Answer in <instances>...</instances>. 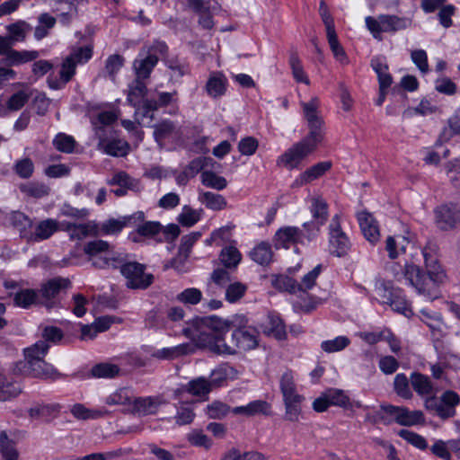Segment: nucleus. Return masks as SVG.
Listing matches in <instances>:
<instances>
[{
  "instance_id": "9b49d317",
  "label": "nucleus",
  "mask_w": 460,
  "mask_h": 460,
  "mask_svg": "<svg viewBox=\"0 0 460 460\" xmlns=\"http://www.w3.org/2000/svg\"><path fill=\"white\" fill-rule=\"evenodd\" d=\"M102 131H104L102 127L96 128V135L99 137L98 150L115 157H124L128 154L130 147L127 141L118 138L108 139L101 134Z\"/></svg>"
},
{
  "instance_id": "c756f323",
  "label": "nucleus",
  "mask_w": 460,
  "mask_h": 460,
  "mask_svg": "<svg viewBox=\"0 0 460 460\" xmlns=\"http://www.w3.org/2000/svg\"><path fill=\"white\" fill-rule=\"evenodd\" d=\"M98 234V226L94 221L75 225L69 239L71 241H81L89 236H96Z\"/></svg>"
},
{
  "instance_id": "4be33fe9",
  "label": "nucleus",
  "mask_w": 460,
  "mask_h": 460,
  "mask_svg": "<svg viewBox=\"0 0 460 460\" xmlns=\"http://www.w3.org/2000/svg\"><path fill=\"white\" fill-rule=\"evenodd\" d=\"M412 389L421 398H427L436 394L434 385L430 378L420 372H412L410 376Z\"/></svg>"
},
{
  "instance_id": "864d4df0",
  "label": "nucleus",
  "mask_w": 460,
  "mask_h": 460,
  "mask_svg": "<svg viewBox=\"0 0 460 460\" xmlns=\"http://www.w3.org/2000/svg\"><path fill=\"white\" fill-rule=\"evenodd\" d=\"M206 412L210 419L222 420L231 412V407L222 402L215 401L207 406Z\"/></svg>"
},
{
  "instance_id": "ddd939ff",
  "label": "nucleus",
  "mask_w": 460,
  "mask_h": 460,
  "mask_svg": "<svg viewBox=\"0 0 460 460\" xmlns=\"http://www.w3.org/2000/svg\"><path fill=\"white\" fill-rule=\"evenodd\" d=\"M304 244V231L296 226H284L279 228L274 236V244L277 249H288L293 244Z\"/></svg>"
},
{
  "instance_id": "cd10ccee",
  "label": "nucleus",
  "mask_w": 460,
  "mask_h": 460,
  "mask_svg": "<svg viewBox=\"0 0 460 460\" xmlns=\"http://www.w3.org/2000/svg\"><path fill=\"white\" fill-rule=\"evenodd\" d=\"M188 344H180L174 347L163 348L154 350L151 358L158 360H172L188 353Z\"/></svg>"
},
{
  "instance_id": "6ab92c4d",
  "label": "nucleus",
  "mask_w": 460,
  "mask_h": 460,
  "mask_svg": "<svg viewBox=\"0 0 460 460\" xmlns=\"http://www.w3.org/2000/svg\"><path fill=\"white\" fill-rule=\"evenodd\" d=\"M228 86V80L222 72H212L209 74L205 84V92L213 98L218 99L226 94Z\"/></svg>"
},
{
  "instance_id": "c9c22d12",
  "label": "nucleus",
  "mask_w": 460,
  "mask_h": 460,
  "mask_svg": "<svg viewBox=\"0 0 460 460\" xmlns=\"http://www.w3.org/2000/svg\"><path fill=\"white\" fill-rule=\"evenodd\" d=\"M211 389V383L205 377L192 379L183 387L184 391L195 396L207 395Z\"/></svg>"
},
{
  "instance_id": "a18cd8bd",
  "label": "nucleus",
  "mask_w": 460,
  "mask_h": 460,
  "mask_svg": "<svg viewBox=\"0 0 460 460\" xmlns=\"http://www.w3.org/2000/svg\"><path fill=\"white\" fill-rule=\"evenodd\" d=\"M410 378H408L405 374H397L394 380V390L395 394L403 399H411L413 394L410 388Z\"/></svg>"
},
{
  "instance_id": "c85d7f7f",
  "label": "nucleus",
  "mask_w": 460,
  "mask_h": 460,
  "mask_svg": "<svg viewBox=\"0 0 460 460\" xmlns=\"http://www.w3.org/2000/svg\"><path fill=\"white\" fill-rule=\"evenodd\" d=\"M162 403L158 397H138L133 402L134 410L143 415L154 414Z\"/></svg>"
},
{
  "instance_id": "ea45409f",
  "label": "nucleus",
  "mask_w": 460,
  "mask_h": 460,
  "mask_svg": "<svg viewBox=\"0 0 460 460\" xmlns=\"http://www.w3.org/2000/svg\"><path fill=\"white\" fill-rule=\"evenodd\" d=\"M199 201L212 210H222L227 205L226 199L222 195L210 191L201 193Z\"/></svg>"
},
{
  "instance_id": "f8f14e48",
  "label": "nucleus",
  "mask_w": 460,
  "mask_h": 460,
  "mask_svg": "<svg viewBox=\"0 0 460 460\" xmlns=\"http://www.w3.org/2000/svg\"><path fill=\"white\" fill-rule=\"evenodd\" d=\"M63 406L58 402L46 403L43 402H34L31 406V421L49 424L57 419Z\"/></svg>"
},
{
  "instance_id": "e433bc0d",
  "label": "nucleus",
  "mask_w": 460,
  "mask_h": 460,
  "mask_svg": "<svg viewBox=\"0 0 460 460\" xmlns=\"http://www.w3.org/2000/svg\"><path fill=\"white\" fill-rule=\"evenodd\" d=\"M119 367L116 364L102 362L94 365L91 369V376L95 378H113L119 374Z\"/></svg>"
},
{
  "instance_id": "7c9ffc66",
  "label": "nucleus",
  "mask_w": 460,
  "mask_h": 460,
  "mask_svg": "<svg viewBox=\"0 0 460 460\" xmlns=\"http://www.w3.org/2000/svg\"><path fill=\"white\" fill-rule=\"evenodd\" d=\"M288 63L292 70V75L297 83H304L305 84H310V80L304 71L302 62L298 57L297 51L295 48H291L289 50Z\"/></svg>"
},
{
  "instance_id": "5701e85b",
  "label": "nucleus",
  "mask_w": 460,
  "mask_h": 460,
  "mask_svg": "<svg viewBox=\"0 0 460 460\" xmlns=\"http://www.w3.org/2000/svg\"><path fill=\"white\" fill-rule=\"evenodd\" d=\"M59 231V222L53 218L41 220L35 226L34 232L31 234V241L40 242L50 238Z\"/></svg>"
},
{
  "instance_id": "052dcab7",
  "label": "nucleus",
  "mask_w": 460,
  "mask_h": 460,
  "mask_svg": "<svg viewBox=\"0 0 460 460\" xmlns=\"http://www.w3.org/2000/svg\"><path fill=\"white\" fill-rule=\"evenodd\" d=\"M350 341L346 336H338L333 340L324 341L321 344L323 350L328 353L340 351L349 346Z\"/></svg>"
},
{
  "instance_id": "3c124183",
  "label": "nucleus",
  "mask_w": 460,
  "mask_h": 460,
  "mask_svg": "<svg viewBox=\"0 0 460 460\" xmlns=\"http://www.w3.org/2000/svg\"><path fill=\"white\" fill-rule=\"evenodd\" d=\"M188 6L196 13L218 12L220 5L216 0H187Z\"/></svg>"
},
{
  "instance_id": "2eb2a0df",
  "label": "nucleus",
  "mask_w": 460,
  "mask_h": 460,
  "mask_svg": "<svg viewBox=\"0 0 460 460\" xmlns=\"http://www.w3.org/2000/svg\"><path fill=\"white\" fill-rule=\"evenodd\" d=\"M63 376L62 373L58 372L53 365L46 362L44 358L31 359V378L54 381Z\"/></svg>"
},
{
  "instance_id": "37998d69",
  "label": "nucleus",
  "mask_w": 460,
  "mask_h": 460,
  "mask_svg": "<svg viewBox=\"0 0 460 460\" xmlns=\"http://www.w3.org/2000/svg\"><path fill=\"white\" fill-rule=\"evenodd\" d=\"M165 66L172 71V76L182 77L190 73L189 64L177 57L164 58Z\"/></svg>"
},
{
  "instance_id": "423d86ee",
  "label": "nucleus",
  "mask_w": 460,
  "mask_h": 460,
  "mask_svg": "<svg viewBox=\"0 0 460 460\" xmlns=\"http://www.w3.org/2000/svg\"><path fill=\"white\" fill-rule=\"evenodd\" d=\"M70 286V281L67 279L56 278L45 283L40 290L41 300L39 298V294L33 289H31V305L33 304H41L48 310H50L58 305L55 296L60 292L61 289L66 288Z\"/></svg>"
},
{
  "instance_id": "49530a36",
  "label": "nucleus",
  "mask_w": 460,
  "mask_h": 460,
  "mask_svg": "<svg viewBox=\"0 0 460 460\" xmlns=\"http://www.w3.org/2000/svg\"><path fill=\"white\" fill-rule=\"evenodd\" d=\"M201 182L208 188L222 190L227 186L225 177L216 174L212 171H204L201 173Z\"/></svg>"
},
{
  "instance_id": "f704fd0d",
  "label": "nucleus",
  "mask_w": 460,
  "mask_h": 460,
  "mask_svg": "<svg viewBox=\"0 0 460 460\" xmlns=\"http://www.w3.org/2000/svg\"><path fill=\"white\" fill-rule=\"evenodd\" d=\"M280 390L283 394V401L298 399L303 397L296 393L294 376L291 371L285 372L280 378Z\"/></svg>"
},
{
  "instance_id": "6e6552de",
  "label": "nucleus",
  "mask_w": 460,
  "mask_h": 460,
  "mask_svg": "<svg viewBox=\"0 0 460 460\" xmlns=\"http://www.w3.org/2000/svg\"><path fill=\"white\" fill-rule=\"evenodd\" d=\"M314 150L312 146L301 140L282 154L278 159V164H283L288 170L298 168L303 160Z\"/></svg>"
},
{
  "instance_id": "393cba45",
  "label": "nucleus",
  "mask_w": 460,
  "mask_h": 460,
  "mask_svg": "<svg viewBox=\"0 0 460 460\" xmlns=\"http://www.w3.org/2000/svg\"><path fill=\"white\" fill-rule=\"evenodd\" d=\"M381 23L384 32H396L410 27L411 20L393 14H381Z\"/></svg>"
},
{
  "instance_id": "473e14b6",
  "label": "nucleus",
  "mask_w": 460,
  "mask_h": 460,
  "mask_svg": "<svg viewBox=\"0 0 460 460\" xmlns=\"http://www.w3.org/2000/svg\"><path fill=\"white\" fill-rule=\"evenodd\" d=\"M0 454L4 460H18L19 453L15 442L4 430L0 432Z\"/></svg>"
},
{
  "instance_id": "a878e982",
  "label": "nucleus",
  "mask_w": 460,
  "mask_h": 460,
  "mask_svg": "<svg viewBox=\"0 0 460 460\" xmlns=\"http://www.w3.org/2000/svg\"><path fill=\"white\" fill-rule=\"evenodd\" d=\"M265 332L268 335H272L279 341H283L287 338L286 325L279 314L275 313L268 314V325L266 326Z\"/></svg>"
},
{
  "instance_id": "412c9836",
  "label": "nucleus",
  "mask_w": 460,
  "mask_h": 460,
  "mask_svg": "<svg viewBox=\"0 0 460 460\" xmlns=\"http://www.w3.org/2000/svg\"><path fill=\"white\" fill-rule=\"evenodd\" d=\"M270 404L264 400H255L246 405L236 406L231 408V412L234 415H242L244 417H253L256 415H270Z\"/></svg>"
},
{
  "instance_id": "4c0bfd02",
  "label": "nucleus",
  "mask_w": 460,
  "mask_h": 460,
  "mask_svg": "<svg viewBox=\"0 0 460 460\" xmlns=\"http://www.w3.org/2000/svg\"><path fill=\"white\" fill-rule=\"evenodd\" d=\"M310 211L313 220L320 225H324L328 218V204L322 198H313Z\"/></svg>"
},
{
  "instance_id": "6e6d98bb",
  "label": "nucleus",
  "mask_w": 460,
  "mask_h": 460,
  "mask_svg": "<svg viewBox=\"0 0 460 460\" xmlns=\"http://www.w3.org/2000/svg\"><path fill=\"white\" fill-rule=\"evenodd\" d=\"M247 286L242 282L230 283L226 289V300L229 303L239 301L246 293Z\"/></svg>"
},
{
  "instance_id": "9d476101",
  "label": "nucleus",
  "mask_w": 460,
  "mask_h": 460,
  "mask_svg": "<svg viewBox=\"0 0 460 460\" xmlns=\"http://www.w3.org/2000/svg\"><path fill=\"white\" fill-rule=\"evenodd\" d=\"M178 93L173 91L168 92H156L155 97H148L145 100L142 105V117L154 119V112L160 108H165L172 103H177Z\"/></svg>"
},
{
  "instance_id": "e2e57ef3",
  "label": "nucleus",
  "mask_w": 460,
  "mask_h": 460,
  "mask_svg": "<svg viewBox=\"0 0 460 460\" xmlns=\"http://www.w3.org/2000/svg\"><path fill=\"white\" fill-rule=\"evenodd\" d=\"M276 287L290 294H296L302 290L299 283L295 279L288 276H280L276 280Z\"/></svg>"
},
{
  "instance_id": "5fc2aeb1",
  "label": "nucleus",
  "mask_w": 460,
  "mask_h": 460,
  "mask_svg": "<svg viewBox=\"0 0 460 460\" xmlns=\"http://www.w3.org/2000/svg\"><path fill=\"white\" fill-rule=\"evenodd\" d=\"M26 22L23 21H19L14 23L9 24L6 29L9 32V35L6 36L10 41L14 45L16 42L23 41L26 39V30H25Z\"/></svg>"
},
{
  "instance_id": "774afa93",
  "label": "nucleus",
  "mask_w": 460,
  "mask_h": 460,
  "mask_svg": "<svg viewBox=\"0 0 460 460\" xmlns=\"http://www.w3.org/2000/svg\"><path fill=\"white\" fill-rule=\"evenodd\" d=\"M109 247L110 244L108 242L103 240H94L84 244V252L89 257H93L103 252H106Z\"/></svg>"
},
{
  "instance_id": "13d9d810",
  "label": "nucleus",
  "mask_w": 460,
  "mask_h": 460,
  "mask_svg": "<svg viewBox=\"0 0 460 460\" xmlns=\"http://www.w3.org/2000/svg\"><path fill=\"white\" fill-rule=\"evenodd\" d=\"M10 221L12 226L20 232V236L29 241V232L26 229L27 216L20 211H13L11 214Z\"/></svg>"
},
{
  "instance_id": "680f3d73",
  "label": "nucleus",
  "mask_w": 460,
  "mask_h": 460,
  "mask_svg": "<svg viewBox=\"0 0 460 460\" xmlns=\"http://www.w3.org/2000/svg\"><path fill=\"white\" fill-rule=\"evenodd\" d=\"M176 298L183 304L197 305L201 301L202 293L198 288H189L179 293Z\"/></svg>"
},
{
  "instance_id": "1a4fd4ad",
  "label": "nucleus",
  "mask_w": 460,
  "mask_h": 460,
  "mask_svg": "<svg viewBox=\"0 0 460 460\" xmlns=\"http://www.w3.org/2000/svg\"><path fill=\"white\" fill-rule=\"evenodd\" d=\"M434 214L436 224L441 230H451L460 223V208L454 203L438 207Z\"/></svg>"
},
{
  "instance_id": "338daca9",
  "label": "nucleus",
  "mask_w": 460,
  "mask_h": 460,
  "mask_svg": "<svg viewBox=\"0 0 460 460\" xmlns=\"http://www.w3.org/2000/svg\"><path fill=\"white\" fill-rule=\"evenodd\" d=\"M174 124L170 120H164L161 123L154 126V137L156 141L164 140L169 137L173 130Z\"/></svg>"
},
{
  "instance_id": "f3484780",
  "label": "nucleus",
  "mask_w": 460,
  "mask_h": 460,
  "mask_svg": "<svg viewBox=\"0 0 460 460\" xmlns=\"http://www.w3.org/2000/svg\"><path fill=\"white\" fill-rule=\"evenodd\" d=\"M156 65L157 58L149 57L145 49H140L132 66L136 79L143 81L148 79Z\"/></svg>"
},
{
  "instance_id": "72a5a7b5",
  "label": "nucleus",
  "mask_w": 460,
  "mask_h": 460,
  "mask_svg": "<svg viewBox=\"0 0 460 460\" xmlns=\"http://www.w3.org/2000/svg\"><path fill=\"white\" fill-rule=\"evenodd\" d=\"M242 259L241 252L234 246L223 248L219 254L221 264L226 269H235Z\"/></svg>"
},
{
  "instance_id": "09e8293b",
  "label": "nucleus",
  "mask_w": 460,
  "mask_h": 460,
  "mask_svg": "<svg viewBox=\"0 0 460 460\" xmlns=\"http://www.w3.org/2000/svg\"><path fill=\"white\" fill-rule=\"evenodd\" d=\"M304 397H299L296 399H289L284 400L285 404V420L292 422H296L299 420V416L301 415V402H303Z\"/></svg>"
},
{
  "instance_id": "b1692460",
  "label": "nucleus",
  "mask_w": 460,
  "mask_h": 460,
  "mask_svg": "<svg viewBox=\"0 0 460 460\" xmlns=\"http://www.w3.org/2000/svg\"><path fill=\"white\" fill-rule=\"evenodd\" d=\"M137 223V230L129 234V239L139 243L142 237H153L163 230V226L157 221H147L143 224Z\"/></svg>"
},
{
  "instance_id": "0e129e2a",
  "label": "nucleus",
  "mask_w": 460,
  "mask_h": 460,
  "mask_svg": "<svg viewBox=\"0 0 460 460\" xmlns=\"http://www.w3.org/2000/svg\"><path fill=\"white\" fill-rule=\"evenodd\" d=\"M110 185H118L128 190H134L137 182L125 172H119L108 181Z\"/></svg>"
},
{
  "instance_id": "4d7b16f0",
  "label": "nucleus",
  "mask_w": 460,
  "mask_h": 460,
  "mask_svg": "<svg viewBox=\"0 0 460 460\" xmlns=\"http://www.w3.org/2000/svg\"><path fill=\"white\" fill-rule=\"evenodd\" d=\"M31 109L34 110L38 115H44L49 106V99L42 93L31 91Z\"/></svg>"
},
{
  "instance_id": "39448f33",
  "label": "nucleus",
  "mask_w": 460,
  "mask_h": 460,
  "mask_svg": "<svg viewBox=\"0 0 460 460\" xmlns=\"http://www.w3.org/2000/svg\"><path fill=\"white\" fill-rule=\"evenodd\" d=\"M460 404V395L452 390L445 391L440 397L436 394L429 396L424 400V407L428 411L435 412L441 420L453 418L456 408Z\"/></svg>"
},
{
  "instance_id": "de8ad7c7",
  "label": "nucleus",
  "mask_w": 460,
  "mask_h": 460,
  "mask_svg": "<svg viewBox=\"0 0 460 460\" xmlns=\"http://www.w3.org/2000/svg\"><path fill=\"white\" fill-rule=\"evenodd\" d=\"M141 49H145L146 54L149 57L157 58V62L160 58L164 61V58H168L169 48L164 41L160 40H155L150 45H145Z\"/></svg>"
},
{
  "instance_id": "603ef678",
  "label": "nucleus",
  "mask_w": 460,
  "mask_h": 460,
  "mask_svg": "<svg viewBox=\"0 0 460 460\" xmlns=\"http://www.w3.org/2000/svg\"><path fill=\"white\" fill-rule=\"evenodd\" d=\"M53 145L58 151L70 154L75 149V140L72 136L58 133L53 139Z\"/></svg>"
},
{
  "instance_id": "dca6fc26",
  "label": "nucleus",
  "mask_w": 460,
  "mask_h": 460,
  "mask_svg": "<svg viewBox=\"0 0 460 460\" xmlns=\"http://www.w3.org/2000/svg\"><path fill=\"white\" fill-rule=\"evenodd\" d=\"M146 84L143 80L134 79L128 84L127 102L136 109V113L142 115V105L147 95Z\"/></svg>"
},
{
  "instance_id": "58836bf2",
  "label": "nucleus",
  "mask_w": 460,
  "mask_h": 460,
  "mask_svg": "<svg viewBox=\"0 0 460 460\" xmlns=\"http://www.w3.org/2000/svg\"><path fill=\"white\" fill-rule=\"evenodd\" d=\"M425 422V417L421 411H410L406 407H402L398 424L401 426H414Z\"/></svg>"
},
{
  "instance_id": "69168bd1",
  "label": "nucleus",
  "mask_w": 460,
  "mask_h": 460,
  "mask_svg": "<svg viewBox=\"0 0 460 460\" xmlns=\"http://www.w3.org/2000/svg\"><path fill=\"white\" fill-rule=\"evenodd\" d=\"M105 402L109 405H126L130 403L129 391L127 388H120L110 394Z\"/></svg>"
},
{
  "instance_id": "c03bdc74",
  "label": "nucleus",
  "mask_w": 460,
  "mask_h": 460,
  "mask_svg": "<svg viewBox=\"0 0 460 460\" xmlns=\"http://www.w3.org/2000/svg\"><path fill=\"white\" fill-rule=\"evenodd\" d=\"M399 289V288H394L390 281L385 280H377L375 285V291L383 304H388Z\"/></svg>"
},
{
  "instance_id": "20e7f679",
  "label": "nucleus",
  "mask_w": 460,
  "mask_h": 460,
  "mask_svg": "<svg viewBox=\"0 0 460 460\" xmlns=\"http://www.w3.org/2000/svg\"><path fill=\"white\" fill-rule=\"evenodd\" d=\"M319 101L316 97L308 102H302L305 118L309 128L308 134L302 139L316 149L324 137V122L317 111Z\"/></svg>"
},
{
  "instance_id": "a211bd4d",
  "label": "nucleus",
  "mask_w": 460,
  "mask_h": 460,
  "mask_svg": "<svg viewBox=\"0 0 460 460\" xmlns=\"http://www.w3.org/2000/svg\"><path fill=\"white\" fill-rule=\"evenodd\" d=\"M145 214L143 211H137L130 216H126L122 219L111 218L102 225V230L105 234L119 233L126 226H136L137 222H143Z\"/></svg>"
},
{
  "instance_id": "2f4dec72",
  "label": "nucleus",
  "mask_w": 460,
  "mask_h": 460,
  "mask_svg": "<svg viewBox=\"0 0 460 460\" xmlns=\"http://www.w3.org/2000/svg\"><path fill=\"white\" fill-rule=\"evenodd\" d=\"M57 20L49 13H42L38 17V25L34 30V38L38 40L49 35V31L55 26Z\"/></svg>"
},
{
  "instance_id": "bb28decb",
  "label": "nucleus",
  "mask_w": 460,
  "mask_h": 460,
  "mask_svg": "<svg viewBox=\"0 0 460 460\" xmlns=\"http://www.w3.org/2000/svg\"><path fill=\"white\" fill-rule=\"evenodd\" d=\"M251 259L261 266H267L272 261L273 252L271 245L267 242H261L250 252Z\"/></svg>"
},
{
  "instance_id": "8fccbe9b",
  "label": "nucleus",
  "mask_w": 460,
  "mask_h": 460,
  "mask_svg": "<svg viewBox=\"0 0 460 460\" xmlns=\"http://www.w3.org/2000/svg\"><path fill=\"white\" fill-rule=\"evenodd\" d=\"M200 220V212L193 209L188 205L183 206L181 212L178 215L177 221L186 227H191Z\"/></svg>"
},
{
  "instance_id": "f257e3e1",
  "label": "nucleus",
  "mask_w": 460,
  "mask_h": 460,
  "mask_svg": "<svg viewBox=\"0 0 460 460\" xmlns=\"http://www.w3.org/2000/svg\"><path fill=\"white\" fill-rule=\"evenodd\" d=\"M235 321H224L216 315L197 317L191 326L183 329L185 336L190 338L197 347L206 349L216 355H234L235 350L225 342V335L232 327L234 345L244 351L258 346L257 330L252 326L242 325L243 320L237 324Z\"/></svg>"
},
{
  "instance_id": "79ce46f5",
  "label": "nucleus",
  "mask_w": 460,
  "mask_h": 460,
  "mask_svg": "<svg viewBox=\"0 0 460 460\" xmlns=\"http://www.w3.org/2000/svg\"><path fill=\"white\" fill-rule=\"evenodd\" d=\"M331 405L341 407L345 410H352L354 403H351L349 396L340 389H329L325 392Z\"/></svg>"
},
{
  "instance_id": "4468645a",
  "label": "nucleus",
  "mask_w": 460,
  "mask_h": 460,
  "mask_svg": "<svg viewBox=\"0 0 460 460\" xmlns=\"http://www.w3.org/2000/svg\"><path fill=\"white\" fill-rule=\"evenodd\" d=\"M357 218L364 237L372 244L380 239L379 226L376 219L367 211L358 213Z\"/></svg>"
},
{
  "instance_id": "a19ab883",
  "label": "nucleus",
  "mask_w": 460,
  "mask_h": 460,
  "mask_svg": "<svg viewBox=\"0 0 460 460\" xmlns=\"http://www.w3.org/2000/svg\"><path fill=\"white\" fill-rule=\"evenodd\" d=\"M387 305H389L394 312H397L408 318L413 314L411 305L405 298L403 290L401 288Z\"/></svg>"
},
{
  "instance_id": "7ed1b4c3",
  "label": "nucleus",
  "mask_w": 460,
  "mask_h": 460,
  "mask_svg": "<svg viewBox=\"0 0 460 460\" xmlns=\"http://www.w3.org/2000/svg\"><path fill=\"white\" fill-rule=\"evenodd\" d=\"M110 261L111 266L119 269L120 274L125 278V285L128 288L145 290L154 283L155 277L153 274L146 272V266L135 261H129L128 255L108 259L103 263L110 265Z\"/></svg>"
},
{
  "instance_id": "0eeeda50",
  "label": "nucleus",
  "mask_w": 460,
  "mask_h": 460,
  "mask_svg": "<svg viewBox=\"0 0 460 460\" xmlns=\"http://www.w3.org/2000/svg\"><path fill=\"white\" fill-rule=\"evenodd\" d=\"M330 251L337 257L345 256L350 249V242L341 230L339 215H335L329 226Z\"/></svg>"
},
{
  "instance_id": "bf43d9fd",
  "label": "nucleus",
  "mask_w": 460,
  "mask_h": 460,
  "mask_svg": "<svg viewBox=\"0 0 460 460\" xmlns=\"http://www.w3.org/2000/svg\"><path fill=\"white\" fill-rule=\"evenodd\" d=\"M399 437L406 440L408 443L411 444L413 447L425 450L428 448L427 440L418 433L408 429H401L398 432Z\"/></svg>"
},
{
  "instance_id": "aec40b11",
  "label": "nucleus",
  "mask_w": 460,
  "mask_h": 460,
  "mask_svg": "<svg viewBox=\"0 0 460 460\" xmlns=\"http://www.w3.org/2000/svg\"><path fill=\"white\" fill-rule=\"evenodd\" d=\"M331 161L319 162L302 172L293 182L292 187H301L321 176L332 168Z\"/></svg>"
},
{
  "instance_id": "f03ea898",
  "label": "nucleus",
  "mask_w": 460,
  "mask_h": 460,
  "mask_svg": "<svg viewBox=\"0 0 460 460\" xmlns=\"http://www.w3.org/2000/svg\"><path fill=\"white\" fill-rule=\"evenodd\" d=\"M427 273L419 266L414 264H406L404 277L411 286L416 291L429 300L438 297V286L446 277L444 270L438 259V246L436 243H429L422 249Z\"/></svg>"
}]
</instances>
